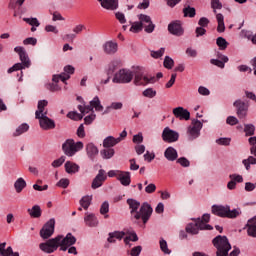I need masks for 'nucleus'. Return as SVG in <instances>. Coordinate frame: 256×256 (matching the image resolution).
I'll return each mask as SVG.
<instances>
[{"label":"nucleus","mask_w":256,"mask_h":256,"mask_svg":"<svg viewBox=\"0 0 256 256\" xmlns=\"http://www.w3.org/2000/svg\"><path fill=\"white\" fill-rule=\"evenodd\" d=\"M141 251H143V247L135 246L131 249L130 255L131 256H139V255H141Z\"/></svg>","instance_id":"nucleus-53"},{"label":"nucleus","mask_w":256,"mask_h":256,"mask_svg":"<svg viewBox=\"0 0 256 256\" xmlns=\"http://www.w3.org/2000/svg\"><path fill=\"white\" fill-rule=\"evenodd\" d=\"M164 155L168 161H175V159L178 157L177 150H175L173 147H168L164 152Z\"/></svg>","instance_id":"nucleus-30"},{"label":"nucleus","mask_w":256,"mask_h":256,"mask_svg":"<svg viewBox=\"0 0 256 256\" xmlns=\"http://www.w3.org/2000/svg\"><path fill=\"white\" fill-rule=\"evenodd\" d=\"M68 119H72L73 121H81L83 119V115L77 113V112H69L67 114Z\"/></svg>","instance_id":"nucleus-48"},{"label":"nucleus","mask_w":256,"mask_h":256,"mask_svg":"<svg viewBox=\"0 0 256 256\" xmlns=\"http://www.w3.org/2000/svg\"><path fill=\"white\" fill-rule=\"evenodd\" d=\"M30 217L34 219H39L41 217V207L39 205H34L32 209H28Z\"/></svg>","instance_id":"nucleus-33"},{"label":"nucleus","mask_w":256,"mask_h":256,"mask_svg":"<svg viewBox=\"0 0 256 256\" xmlns=\"http://www.w3.org/2000/svg\"><path fill=\"white\" fill-rule=\"evenodd\" d=\"M198 93H199V95L207 96V95H210V94H211V91H209V90L207 89V87L200 86V87L198 88Z\"/></svg>","instance_id":"nucleus-62"},{"label":"nucleus","mask_w":256,"mask_h":256,"mask_svg":"<svg viewBox=\"0 0 256 256\" xmlns=\"http://www.w3.org/2000/svg\"><path fill=\"white\" fill-rule=\"evenodd\" d=\"M150 2L149 0H143L138 4L137 9H149Z\"/></svg>","instance_id":"nucleus-63"},{"label":"nucleus","mask_w":256,"mask_h":256,"mask_svg":"<svg viewBox=\"0 0 256 256\" xmlns=\"http://www.w3.org/2000/svg\"><path fill=\"white\" fill-rule=\"evenodd\" d=\"M134 77V85H149L155 83L157 78L154 76L145 75V69L141 66L132 67L129 69H121L114 75L113 83H131Z\"/></svg>","instance_id":"nucleus-1"},{"label":"nucleus","mask_w":256,"mask_h":256,"mask_svg":"<svg viewBox=\"0 0 256 256\" xmlns=\"http://www.w3.org/2000/svg\"><path fill=\"white\" fill-rule=\"evenodd\" d=\"M65 171H66V173H69V174L79 173V165H77L71 161H67L65 163Z\"/></svg>","instance_id":"nucleus-29"},{"label":"nucleus","mask_w":256,"mask_h":256,"mask_svg":"<svg viewBox=\"0 0 256 256\" xmlns=\"http://www.w3.org/2000/svg\"><path fill=\"white\" fill-rule=\"evenodd\" d=\"M24 45H37V39L36 38H33V37H29V38H26L24 41H23Z\"/></svg>","instance_id":"nucleus-61"},{"label":"nucleus","mask_w":256,"mask_h":256,"mask_svg":"<svg viewBox=\"0 0 256 256\" xmlns=\"http://www.w3.org/2000/svg\"><path fill=\"white\" fill-rule=\"evenodd\" d=\"M201 129H203V122L198 119H193L187 128V138L189 141H195L201 137Z\"/></svg>","instance_id":"nucleus-8"},{"label":"nucleus","mask_w":256,"mask_h":256,"mask_svg":"<svg viewBox=\"0 0 256 256\" xmlns=\"http://www.w3.org/2000/svg\"><path fill=\"white\" fill-rule=\"evenodd\" d=\"M83 142L79 141L75 143L73 139H67L62 144V151L67 157H73L76 153H79L83 149Z\"/></svg>","instance_id":"nucleus-7"},{"label":"nucleus","mask_w":256,"mask_h":256,"mask_svg":"<svg viewBox=\"0 0 256 256\" xmlns=\"http://www.w3.org/2000/svg\"><path fill=\"white\" fill-rule=\"evenodd\" d=\"M101 215H107L109 213V202H104L100 208Z\"/></svg>","instance_id":"nucleus-55"},{"label":"nucleus","mask_w":256,"mask_h":256,"mask_svg":"<svg viewBox=\"0 0 256 256\" xmlns=\"http://www.w3.org/2000/svg\"><path fill=\"white\" fill-rule=\"evenodd\" d=\"M36 119H39V125L44 131L55 129V121L47 117V111Z\"/></svg>","instance_id":"nucleus-12"},{"label":"nucleus","mask_w":256,"mask_h":256,"mask_svg":"<svg viewBox=\"0 0 256 256\" xmlns=\"http://www.w3.org/2000/svg\"><path fill=\"white\" fill-rule=\"evenodd\" d=\"M90 105L92 106V109H95V111H103V105H101L99 96L94 97L93 100L90 101Z\"/></svg>","instance_id":"nucleus-36"},{"label":"nucleus","mask_w":256,"mask_h":256,"mask_svg":"<svg viewBox=\"0 0 256 256\" xmlns=\"http://www.w3.org/2000/svg\"><path fill=\"white\" fill-rule=\"evenodd\" d=\"M73 73H75V68L71 65H68L64 67L63 73L54 75L52 81H55L56 83H59V81H62V83H66L68 79H71L70 75H73Z\"/></svg>","instance_id":"nucleus-10"},{"label":"nucleus","mask_w":256,"mask_h":256,"mask_svg":"<svg viewBox=\"0 0 256 256\" xmlns=\"http://www.w3.org/2000/svg\"><path fill=\"white\" fill-rule=\"evenodd\" d=\"M226 123L227 125H237V123H239V120L235 116H229L226 119Z\"/></svg>","instance_id":"nucleus-60"},{"label":"nucleus","mask_w":256,"mask_h":256,"mask_svg":"<svg viewBox=\"0 0 256 256\" xmlns=\"http://www.w3.org/2000/svg\"><path fill=\"white\" fill-rule=\"evenodd\" d=\"M118 181H120L121 185L124 187H129V185H131V173L127 171H120Z\"/></svg>","instance_id":"nucleus-21"},{"label":"nucleus","mask_w":256,"mask_h":256,"mask_svg":"<svg viewBox=\"0 0 256 256\" xmlns=\"http://www.w3.org/2000/svg\"><path fill=\"white\" fill-rule=\"evenodd\" d=\"M86 153L91 161H95V157L99 155V149L95 144L89 143L86 145Z\"/></svg>","instance_id":"nucleus-20"},{"label":"nucleus","mask_w":256,"mask_h":256,"mask_svg":"<svg viewBox=\"0 0 256 256\" xmlns=\"http://www.w3.org/2000/svg\"><path fill=\"white\" fill-rule=\"evenodd\" d=\"M173 115L180 119V121H189L191 119V112L183 107H176L173 109Z\"/></svg>","instance_id":"nucleus-17"},{"label":"nucleus","mask_w":256,"mask_h":256,"mask_svg":"<svg viewBox=\"0 0 256 256\" xmlns=\"http://www.w3.org/2000/svg\"><path fill=\"white\" fill-rule=\"evenodd\" d=\"M177 163H179V165H181L182 167H189V165H191V163L189 162V160L185 157H181L177 160Z\"/></svg>","instance_id":"nucleus-57"},{"label":"nucleus","mask_w":256,"mask_h":256,"mask_svg":"<svg viewBox=\"0 0 256 256\" xmlns=\"http://www.w3.org/2000/svg\"><path fill=\"white\" fill-rule=\"evenodd\" d=\"M103 9H108L109 11H115L119 7V0H104L102 3Z\"/></svg>","instance_id":"nucleus-26"},{"label":"nucleus","mask_w":256,"mask_h":256,"mask_svg":"<svg viewBox=\"0 0 256 256\" xmlns=\"http://www.w3.org/2000/svg\"><path fill=\"white\" fill-rule=\"evenodd\" d=\"M127 203L131 209L130 213L135 219L134 222L141 223L142 221L143 225H145L147 221H149V219L151 218V215L153 214V208L151 207V205L145 202L141 206V203L134 199H128ZM139 207L140 210L138 211Z\"/></svg>","instance_id":"nucleus-3"},{"label":"nucleus","mask_w":256,"mask_h":256,"mask_svg":"<svg viewBox=\"0 0 256 256\" xmlns=\"http://www.w3.org/2000/svg\"><path fill=\"white\" fill-rule=\"evenodd\" d=\"M78 110L82 113H89V111H93V106L91 104L87 106L79 105Z\"/></svg>","instance_id":"nucleus-56"},{"label":"nucleus","mask_w":256,"mask_h":256,"mask_svg":"<svg viewBox=\"0 0 256 256\" xmlns=\"http://www.w3.org/2000/svg\"><path fill=\"white\" fill-rule=\"evenodd\" d=\"M186 232L190 235H197L199 233V226L197 225V222L190 223L186 226Z\"/></svg>","instance_id":"nucleus-35"},{"label":"nucleus","mask_w":256,"mask_h":256,"mask_svg":"<svg viewBox=\"0 0 256 256\" xmlns=\"http://www.w3.org/2000/svg\"><path fill=\"white\" fill-rule=\"evenodd\" d=\"M130 31L132 33H139V31H143V26L140 22H134L130 27Z\"/></svg>","instance_id":"nucleus-47"},{"label":"nucleus","mask_w":256,"mask_h":256,"mask_svg":"<svg viewBox=\"0 0 256 256\" xmlns=\"http://www.w3.org/2000/svg\"><path fill=\"white\" fill-rule=\"evenodd\" d=\"M216 44L220 51H225L227 49V45H229V42H227V40H225L223 37H218L216 39Z\"/></svg>","instance_id":"nucleus-39"},{"label":"nucleus","mask_w":256,"mask_h":256,"mask_svg":"<svg viewBox=\"0 0 256 256\" xmlns=\"http://www.w3.org/2000/svg\"><path fill=\"white\" fill-rule=\"evenodd\" d=\"M77 243V238L73 236V234L68 233L66 237L63 235H58L55 238H51L46 242L39 244V249L43 251V253H55L60 247V251H67L69 247L75 245Z\"/></svg>","instance_id":"nucleus-2"},{"label":"nucleus","mask_w":256,"mask_h":256,"mask_svg":"<svg viewBox=\"0 0 256 256\" xmlns=\"http://www.w3.org/2000/svg\"><path fill=\"white\" fill-rule=\"evenodd\" d=\"M117 143H121V138H115L113 136H108L103 141V147L105 149H110V147H115Z\"/></svg>","instance_id":"nucleus-25"},{"label":"nucleus","mask_w":256,"mask_h":256,"mask_svg":"<svg viewBox=\"0 0 256 256\" xmlns=\"http://www.w3.org/2000/svg\"><path fill=\"white\" fill-rule=\"evenodd\" d=\"M184 17L193 18L196 15V11L194 7L188 6L183 9Z\"/></svg>","instance_id":"nucleus-43"},{"label":"nucleus","mask_w":256,"mask_h":256,"mask_svg":"<svg viewBox=\"0 0 256 256\" xmlns=\"http://www.w3.org/2000/svg\"><path fill=\"white\" fill-rule=\"evenodd\" d=\"M196 225H198L199 231H211L213 229V226L207 224V222H204L200 218L196 220Z\"/></svg>","instance_id":"nucleus-32"},{"label":"nucleus","mask_w":256,"mask_h":256,"mask_svg":"<svg viewBox=\"0 0 256 256\" xmlns=\"http://www.w3.org/2000/svg\"><path fill=\"white\" fill-rule=\"evenodd\" d=\"M161 251L164 253V255H171L173 252L170 248L169 245H167V241L164 239L161 240Z\"/></svg>","instance_id":"nucleus-44"},{"label":"nucleus","mask_w":256,"mask_h":256,"mask_svg":"<svg viewBox=\"0 0 256 256\" xmlns=\"http://www.w3.org/2000/svg\"><path fill=\"white\" fill-rule=\"evenodd\" d=\"M103 50L107 55H114V53H117V43L108 41L103 45Z\"/></svg>","instance_id":"nucleus-24"},{"label":"nucleus","mask_w":256,"mask_h":256,"mask_svg":"<svg viewBox=\"0 0 256 256\" xmlns=\"http://www.w3.org/2000/svg\"><path fill=\"white\" fill-rule=\"evenodd\" d=\"M211 7L213 8L214 13H217V9H223V3L220 0H211Z\"/></svg>","instance_id":"nucleus-46"},{"label":"nucleus","mask_w":256,"mask_h":256,"mask_svg":"<svg viewBox=\"0 0 256 256\" xmlns=\"http://www.w3.org/2000/svg\"><path fill=\"white\" fill-rule=\"evenodd\" d=\"M7 243H0V256H19V252H13V248L10 246L7 249Z\"/></svg>","instance_id":"nucleus-22"},{"label":"nucleus","mask_w":256,"mask_h":256,"mask_svg":"<svg viewBox=\"0 0 256 256\" xmlns=\"http://www.w3.org/2000/svg\"><path fill=\"white\" fill-rule=\"evenodd\" d=\"M91 201V196H84L80 200V205L87 211L89 209V206L91 205Z\"/></svg>","instance_id":"nucleus-40"},{"label":"nucleus","mask_w":256,"mask_h":256,"mask_svg":"<svg viewBox=\"0 0 256 256\" xmlns=\"http://www.w3.org/2000/svg\"><path fill=\"white\" fill-rule=\"evenodd\" d=\"M198 25H200V27L205 29V27L209 26V20L207 19V17H202L199 19Z\"/></svg>","instance_id":"nucleus-59"},{"label":"nucleus","mask_w":256,"mask_h":256,"mask_svg":"<svg viewBox=\"0 0 256 256\" xmlns=\"http://www.w3.org/2000/svg\"><path fill=\"white\" fill-rule=\"evenodd\" d=\"M246 229L247 235H249V237L256 238V215L248 220L246 224Z\"/></svg>","instance_id":"nucleus-19"},{"label":"nucleus","mask_w":256,"mask_h":256,"mask_svg":"<svg viewBox=\"0 0 256 256\" xmlns=\"http://www.w3.org/2000/svg\"><path fill=\"white\" fill-rule=\"evenodd\" d=\"M109 237L107 239L108 243H115V239H119V241H121L123 239V237H125V232H119V231H115V232H110Z\"/></svg>","instance_id":"nucleus-28"},{"label":"nucleus","mask_w":256,"mask_h":256,"mask_svg":"<svg viewBox=\"0 0 256 256\" xmlns=\"http://www.w3.org/2000/svg\"><path fill=\"white\" fill-rule=\"evenodd\" d=\"M27 131H29V124L23 123L16 129L13 135L14 137H19V135H23V133H27Z\"/></svg>","instance_id":"nucleus-37"},{"label":"nucleus","mask_w":256,"mask_h":256,"mask_svg":"<svg viewBox=\"0 0 256 256\" xmlns=\"http://www.w3.org/2000/svg\"><path fill=\"white\" fill-rule=\"evenodd\" d=\"M23 21H25V23H28V25H31V27H39V25H41L37 18H23Z\"/></svg>","instance_id":"nucleus-45"},{"label":"nucleus","mask_w":256,"mask_h":256,"mask_svg":"<svg viewBox=\"0 0 256 256\" xmlns=\"http://www.w3.org/2000/svg\"><path fill=\"white\" fill-rule=\"evenodd\" d=\"M212 243L217 249L216 256H229V251H231V243H229L227 236L218 235L212 240Z\"/></svg>","instance_id":"nucleus-6"},{"label":"nucleus","mask_w":256,"mask_h":256,"mask_svg":"<svg viewBox=\"0 0 256 256\" xmlns=\"http://www.w3.org/2000/svg\"><path fill=\"white\" fill-rule=\"evenodd\" d=\"M55 233V218L50 219L40 230L42 239H49Z\"/></svg>","instance_id":"nucleus-9"},{"label":"nucleus","mask_w":256,"mask_h":256,"mask_svg":"<svg viewBox=\"0 0 256 256\" xmlns=\"http://www.w3.org/2000/svg\"><path fill=\"white\" fill-rule=\"evenodd\" d=\"M212 213L217 217L227 218V219H237L241 215V208H235L231 210L230 205H217L212 206Z\"/></svg>","instance_id":"nucleus-4"},{"label":"nucleus","mask_w":256,"mask_h":256,"mask_svg":"<svg viewBox=\"0 0 256 256\" xmlns=\"http://www.w3.org/2000/svg\"><path fill=\"white\" fill-rule=\"evenodd\" d=\"M143 95H144V97H149L150 99H153V97H155V95H157V92L154 91L152 88H148L143 91Z\"/></svg>","instance_id":"nucleus-49"},{"label":"nucleus","mask_w":256,"mask_h":256,"mask_svg":"<svg viewBox=\"0 0 256 256\" xmlns=\"http://www.w3.org/2000/svg\"><path fill=\"white\" fill-rule=\"evenodd\" d=\"M100 155L104 158V159H111L113 157V155H115V149L113 148H106L100 151Z\"/></svg>","instance_id":"nucleus-38"},{"label":"nucleus","mask_w":256,"mask_h":256,"mask_svg":"<svg viewBox=\"0 0 256 256\" xmlns=\"http://www.w3.org/2000/svg\"><path fill=\"white\" fill-rule=\"evenodd\" d=\"M229 178L233 180L234 183H243V176L239 174H231Z\"/></svg>","instance_id":"nucleus-54"},{"label":"nucleus","mask_w":256,"mask_h":256,"mask_svg":"<svg viewBox=\"0 0 256 256\" xmlns=\"http://www.w3.org/2000/svg\"><path fill=\"white\" fill-rule=\"evenodd\" d=\"M162 139L165 143H176L179 141V132L166 127L162 132Z\"/></svg>","instance_id":"nucleus-11"},{"label":"nucleus","mask_w":256,"mask_h":256,"mask_svg":"<svg viewBox=\"0 0 256 256\" xmlns=\"http://www.w3.org/2000/svg\"><path fill=\"white\" fill-rule=\"evenodd\" d=\"M217 57V59L210 60L211 65H214L219 69H225V63H229V57L221 53L217 54Z\"/></svg>","instance_id":"nucleus-18"},{"label":"nucleus","mask_w":256,"mask_h":256,"mask_svg":"<svg viewBox=\"0 0 256 256\" xmlns=\"http://www.w3.org/2000/svg\"><path fill=\"white\" fill-rule=\"evenodd\" d=\"M132 141H133V143H143V134L138 133V134L134 135Z\"/></svg>","instance_id":"nucleus-64"},{"label":"nucleus","mask_w":256,"mask_h":256,"mask_svg":"<svg viewBox=\"0 0 256 256\" xmlns=\"http://www.w3.org/2000/svg\"><path fill=\"white\" fill-rule=\"evenodd\" d=\"M25 187H27V182H25V179L23 178H18L14 183V188L16 189V193H21V191H23Z\"/></svg>","instance_id":"nucleus-31"},{"label":"nucleus","mask_w":256,"mask_h":256,"mask_svg":"<svg viewBox=\"0 0 256 256\" xmlns=\"http://www.w3.org/2000/svg\"><path fill=\"white\" fill-rule=\"evenodd\" d=\"M57 187H62V189H67L69 187V179L62 178L57 183Z\"/></svg>","instance_id":"nucleus-51"},{"label":"nucleus","mask_w":256,"mask_h":256,"mask_svg":"<svg viewBox=\"0 0 256 256\" xmlns=\"http://www.w3.org/2000/svg\"><path fill=\"white\" fill-rule=\"evenodd\" d=\"M105 181H107V175H105V170L100 169L98 174L92 181V189H99V187L103 186V183H105Z\"/></svg>","instance_id":"nucleus-16"},{"label":"nucleus","mask_w":256,"mask_h":256,"mask_svg":"<svg viewBox=\"0 0 256 256\" xmlns=\"http://www.w3.org/2000/svg\"><path fill=\"white\" fill-rule=\"evenodd\" d=\"M242 165H244L246 171H249V169H251V165H256V157L249 156L247 159L242 161Z\"/></svg>","instance_id":"nucleus-34"},{"label":"nucleus","mask_w":256,"mask_h":256,"mask_svg":"<svg viewBox=\"0 0 256 256\" xmlns=\"http://www.w3.org/2000/svg\"><path fill=\"white\" fill-rule=\"evenodd\" d=\"M84 223L87 225V227H97V225H99V220L95 214L86 213V216L84 217Z\"/></svg>","instance_id":"nucleus-23"},{"label":"nucleus","mask_w":256,"mask_h":256,"mask_svg":"<svg viewBox=\"0 0 256 256\" xmlns=\"http://www.w3.org/2000/svg\"><path fill=\"white\" fill-rule=\"evenodd\" d=\"M244 132H245L246 137H251L252 135H255V125L245 124Z\"/></svg>","instance_id":"nucleus-41"},{"label":"nucleus","mask_w":256,"mask_h":256,"mask_svg":"<svg viewBox=\"0 0 256 256\" xmlns=\"http://www.w3.org/2000/svg\"><path fill=\"white\" fill-rule=\"evenodd\" d=\"M15 53H18L21 63H16L7 70V73L11 74L15 71H21V69H29L31 67V60L25 48L17 46L14 48Z\"/></svg>","instance_id":"nucleus-5"},{"label":"nucleus","mask_w":256,"mask_h":256,"mask_svg":"<svg viewBox=\"0 0 256 256\" xmlns=\"http://www.w3.org/2000/svg\"><path fill=\"white\" fill-rule=\"evenodd\" d=\"M139 23L145 29L146 33H153L155 31V24L151 21V17L145 14L138 15Z\"/></svg>","instance_id":"nucleus-14"},{"label":"nucleus","mask_w":256,"mask_h":256,"mask_svg":"<svg viewBox=\"0 0 256 256\" xmlns=\"http://www.w3.org/2000/svg\"><path fill=\"white\" fill-rule=\"evenodd\" d=\"M234 107L237 109V115L239 119H245L247 117V111H249V104L243 102L242 100H236L234 102Z\"/></svg>","instance_id":"nucleus-15"},{"label":"nucleus","mask_w":256,"mask_h":256,"mask_svg":"<svg viewBox=\"0 0 256 256\" xmlns=\"http://www.w3.org/2000/svg\"><path fill=\"white\" fill-rule=\"evenodd\" d=\"M174 65L175 61L173 60V58L165 56L163 61V66L165 67V69H173Z\"/></svg>","instance_id":"nucleus-42"},{"label":"nucleus","mask_w":256,"mask_h":256,"mask_svg":"<svg viewBox=\"0 0 256 256\" xmlns=\"http://www.w3.org/2000/svg\"><path fill=\"white\" fill-rule=\"evenodd\" d=\"M168 31L171 35H175L176 37L183 36L185 30L183 29V23L179 20H175L168 25Z\"/></svg>","instance_id":"nucleus-13"},{"label":"nucleus","mask_w":256,"mask_h":256,"mask_svg":"<svg viewBox=\"0 0 256 256\" xmlns=\"http://www.w3.org/2000/svg\"><path fill=\"white\" fill-rule=\"evenodd\" d=\"M205 33H207V30L201 26H199L195 29L196 37H203V35H205Z\"/></svg>","instance_id":"nucleus-58"},{"label":"nucleus","mask_w":256,"mask_h":256,"mask_svg":"<svg viewBox=\"0 0 256 256\" xmlns=\"http://www.w3.org/2000/svg\"><path fill=\"white\" fill-rule=\"evenodd\" d=\"M65 159H66L65 156H61L60 158L54 160L52 162V167H54V168L61 167V165H63Z\"/></svg>","instance_id":"nucleus-50"},{"label":"nucleus","mask_w":256,"mask_h":256,"mask_svg":"<svg viewBox=\"0 0 256 256\" xmlns=\"http://www.w3.org/2000/svg\"><path fill=\"white\" fill-rule=\"evenodd\" d=\"M48 104H49V102H47V100L38 101V110H36V112H35L36 118L41 117V115H45V112L47 111V110H45V108L47 107Z\"/></svg>","instance_id":"nucleus-27"},{"label":"nucleus","mask_w":256,"mask_h":256,"mask_svg":"<svg viewBox=\"0 0 256 256\" xmlns=\"http://www.w3.org/2000/svg\"><path fill=\"white\" fill-rule=\"evenodd\" d=\"M47 89H49V91H61V86H59V84H57L56 81H53V83L48 84Z\"/></svg>","instance_id":"nucleus-52"}]
</instances>
